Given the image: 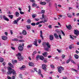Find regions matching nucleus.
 <instances>
[{"label":"nucleus","mask_w":79,"mask_h":79,"mask_svg":"<svg viewBox=\"0 0 79 79\" xmlns=\"http://www.w3.org/2000/svg\"><path fill=\"white\" fill-rule=\"evenodd\" d=\"M64 67H62L61 66L57 67V71L59 73H62V71H64Z\"/></svg>","instance_id":"1"},{"label":"nucleus","mask_w":79,"mask_h":79,"mask_svg":"<svg viewBox=\"0 0 79 79\" xmlns=\"http://www.w3.org/2000/svg\"><path fill=\"white\" fill-rule=\"evenodd\" d=\"M42 68L43 69H44V71L47 70V66L45 64H43L42 65Z\"/></svg>","instance_id":"2"},{"label":"nucleus","mask_w":79,"mask_h":79,"mask_svg":"<svg viewBox=\"0 0 79 79\" xmlns=\"http://www.w3.org/2000/svg\"><path fill=\"white\" fill-rule=\"evenodd\" d=\"M74 34L75 35H76L77 36H78V35H79V31L77 30H75L74 31Z\"/></svg>","instance_id":"3"},{"label":"nucleus","mask_w":79,"mask_h":79,"mask_svg":"<svg viewBox=\"0 0 79 79\" xmlns=\"http://www.w3.org/2000/svg\"><path fill=\"white\" fill-rule=\"evenodd\" d=\"M12 73L13 75H14V76H16L17 75L16 72V71L13 69L12 70Z\"/></svg>","instance_id":"4"},{"label":"nucleus","mask_w":79,"mask_h":79,"mask_svg":"<svg viewBox=\"0 0 79 79\" xmlns=\"http://www.w3.org/2000/svg\"><path fill=\"white\" fill-rule=\"evenodd\" d=\"M3 18L4 19H5V21H10L9 19L6 18L5 15H3Z\"/></svg>","instance_id":"5"},{"label":"nucleus","mask_w":79,"mask_h":79,"mask_svg":"<svg viewBox=\"0 0 79 79\" xmlns=\"http://www.w3.org/2000/svg\"><path fill=\"white\" fill-rule=\"evenodd\" d=\"M18 48L20 52H21V51H23V48L22 47V45L19 46L18 47Z\"/></svg>","instance_id":"6"},{"label":"nucleus","mask_w":79,"mask_h":79,"mask_svg":"<svg viewBox=\"0 0 79 79\" xmlns=\"http://www.w3.org/2000/svg\"><path fill=\"white\" fill-rule=\"evenodd\" d=\"M12 73V70H8L7 74H8V75H10Z\"/></svg>","instance_id":"7"},{"label":"nucleus","mask_w":79,"mask_h":79,"mask_svg":"<svg viewBox=\"0 0 79 79\" xmlns=\"http://www.w3.org/2000/svg\"><path fill=\"white\" fill-rule=\"evenodd\" d=\"M2 39L3 40H7L8 39V38L7 37L5 36H2Z\"/></svg>","instance_id":"8"},{"label":"nucleus","mask_w":79,"mask_h":79,"mask_svg":"<svg viewBox=\"0 0 79 79\" xmlns=\"http://www.w3.org/2000/svg\"><path fill=\"white\" fill-rule=\"evenodd\" d=\"M49 39L50 40H53L54 39L53 35H49Z\"/></svg>","instance_id":"9"},{"label":"nucleus","mask_w":79,"mask_h":79,"mask_svg":"<svg viewBox=\"0 0 79 79\" xmlns=\"http://www.w3.org/2000/svg\"><path fill=\"white\" fill-rule=\"evenodd\" d=\"M66 27L67 29H69V30H71V29H72V27L71 26V25H69L68 26L67 25H66Z\"/></svg>","instance_id":"10"},{"label":"nucleus","mask_w":79,"mask_h":79,"mask_svg":"<svg viewBox=\"0 0 79 79\" xmlns=\"http://www.w3.org/2000/svg\"><path fill=\"white\" fill-rule=\"evenodd\" d=\"M17 58L20 61H22V60H23L24 59V58L22 57H17Z\"/></svg>","instance_id":"11"},{"label":"nucleus","mask_w":79,"mask_h":79,"mask_svg":"<svg viewBox=\"0 0 79 79\" xmlns=\"http://www.w3.org/2000/svg\"><path fill=\"white\" fill-rule=\"evenodd\" d=\"M28 65L30 66H33L34 65V64L33 62H30L28 63Z\"/></svg>","instance_id":"12"},{"label":"nucleus","mask_w":79,"mask_h":79,"mask_svg":"<svg viewBox=\"0 0 79 79\" xmlns=\"http://www.w3.org/2000/svg\"><path fill=\"white\" fill-rule=\"evenodd\" d=\"M8 65H9V66H10V67H11V68H14V66H13V65L10 62H9L8 63Z\"/></svg>","instance_id":"13"},{"label":"nucleus","mask_w":79,"mask_h":79,"mask_svg":"<svg viewBox=\"0 0 79 79\" xmlns=\"http://www.w3.org/2000/svg\"><path fill=\"white\" fill-rule=\"evenodd\" d=\"M22 34L23 35H27V32H26V31L25 30H24L22 32Z\"/></svg>","instance_id":"14"},{"label":"nucleus","mask_w":79,"mask_h":79,"mask_svg":"<svg viewBox=\"0 0 79 79\" xmlns=\"http://www.w3.org/2000/svg\"><path fill=\"white\" fill-rule=\"evenodd\" d=\"M71 60V57H70L69 59L67 60L66 62V63H67V64L69 63Z\"/></svg>","instance_id":"15"},{"label":"nucleus","mask_w":79,"mask_h":79,"mask_svg":"<svg viewBox=\"0 0 79 79\" xmlns=\"http://www.w3.org/2000/svg\"><path fill=\"white\" fill-rule=\"evenodd\" d=\"M40 37L42 38V40H43L44 39V37H43V35H42V31H40Z\"/></svg>","instance_id":"16"},{"label":"nucleus","mask_w":79,"mask_h":79,"mask_svg":"<svg viewBox=\"0 0 79 79\" xmlns=\"http://www.w3.org/2000/svg\"><path fill=\"white\" fill-rule=\"evenodd\" d=\"M49 48H50L48 47H44V50H45V51H46V52H48L49 51Z\"/></svg>","instance_id":"17"},{"label":"nucleus","mask_w":79,"mask_h":79,"mask_svg":"<svg viewBox=\"0 0 79 79\" xmlns=\"http://www.w3.org/2000/svg\"><path fill=\"white\" fill-rule=\"evenodd\" d=\"M46 45H47V47L48 48H50L51 47V45H50L49 44V43L48 42L46 43Z\"/></svg>","instance_id":"18"},{"label":"nucleus","mask_w":79,"mask_h":79,"mask_svg":"<svg viewBox=\"0 0 79 79\" xmlns=\"http://www.w3.org/2000/svg\"><path fill=\"white\" fill-rule=\"evenodd\" d=\"M24 68H26V66L23 65L21 67L19 68V69L20 70H23V69H24Z\"/></svg>","instance_id":"19"},{"label":"nucleus","mask_w":79,"mask_h":79,"mask_svg":"<svg viewBox=\"0 0 79 79\" xmlns=\"http://www.w3.org/2000/svg\"><path fill=\"white\" fill-rule=\"evenodd\" d=\"M40 59L41 60H42V61H43V60H44V57L43 56H40Z\"/></svg>","instance_id":"20"},{"label":"nucleus","mask_w":79,"mask_h":79,"mask_svg":"<svg viewBox=\"0 0 79 79\" xmlns=\"http://www.w3.org/2000/svg\"><path fill=\"white\" fill-rule=\"evenodd\" d=\"M47 52H44V53H43V55L44 56V57H47Z\"/></svg>","instance_id":"21"},{"label":"nucleus","mask_w":79,"mask_h":79,"mask_svg":"<svg viewBox=\"0 0 79 79\" xmlns=\"http://www.w3.org/2000/svg\"><path fill=\"white\" fill-rule=\"evenodd\" d=\"M40 3L41 4V5H46V2H42L41 1Z\"/></svg>","instance_id":"22"},{"label":"nucleus","mask_w":79,"mask_h":79,"mask_svg":"<svg viewBox=\"0 0 79 79\" xmlns=\"http://www.w3.org/2000/svg\"><path fill=\"white\" fill-rule=\"evenodd\" d=\"M54 35L56 39H58V36L56 34L54 33Z\"/></svg>","instance_id":"23"},{"label":"nucleus","mask_w":79,"mask_h":79,"mask_svg":"<svg viewBox=\"0 0 79 79\" xmlns=\"http://www.w3.org/2000/svg\"><path fill=\"white\" fill-rule=\"evenodd\" d=\"M33 44L36 46V47H37L38 46V44H37V41H35L34 42Z\"/></svg>","instance_id":"24"},{"label":"nucleus","mask_w":79,"mask_h":79,"mask_svg":"<svg viewBox=\"0 0 79 79\" xmlns=\"http://www.w3.org/2000/svg\"><path fill=\"white\" fill-rule=\"evenodd\" d=\"M4 61V59L2 57H0V63H2Z\"/></svg>","instance_id":"25"},{"label":"nucleus","mask_w":79,"mask_h":79,"mask_svg":"<svg viewBox=\"0 0 79 79\" xmlns=\"http://www.w3.org/2000/svg\"><path fill=\"white\" fill-rule=\"evenodd\" d=\"M74 56H75V59H78V58H79V56H78V55H77L76 54H75L74 55Z\"/></svg>","instance_id":"26"},{"label":"nucleus","mask_w":79,"mask_h":79,"mask_svg":"<svg viewBox=\"0 0 79 79\" xmlns=\"http://www.w3.org/2000/svg\"><path fill=\"white\" fill-rule=\"evenodd\" d=\"M46 45V42H44L43 43V46L44 47H47V45Z\"/></svg>","instance_id":"27"},{"label":"nucleus","mask_w":79,"mask_h":79,"mask_svg":"<svg viewBox=\"0 0 79 79\" xmlns=\"http://www.w3.org/2000/svg\"><path fill=\"white\" fill-rule=\"evenodd\" d=\"M43 61L44 62V63H47L48 62V59L47 58L44 59Z\"/></svg>","instance_id":"28"},{"label":"nucleus","mask_w":79,"mask_h":79,"mask_svg":"<svg viewBox=\"0 0 79 79\" xmlns=\"http://www.w3.org/2000/svg\"><path fill=\"white\" fill-rule=\"evenodd\" d=\"M15 15L16 16H19V13L18 12H15Z\"/></svg>","instance_id":"29"},{"label":"nucleus","mask_w":79,"mask_h":79,"mask_svg":"<svg viewBox=\"0 0 79 79\" xmlns=\"http://www.w3.org/2000/svg\"><path fill=\"white\" fill-rule=\"evenodd\" d=\"M18 22L17 21V20H15L13 22V23L15 24H17Z\"/></svg>","instance_id":"30"},{"label":"nucleus","mask_w":79,"mask_h":79,"mask_svg":"<svg viewBox=\"0 0 79 79\" xmlns=\"http://www.w3.org/2000/svg\"><path fill=\"white\" fill-rule=\"evenodd\" d=\"M16 56H21V53H18V54H16Z\"/></svg>","instance_id":"31"},{"label":"nucleus","mask_w":79,"mask_h":79,"mask_svg":"<svg viewBox=\"0 0 79 79\" xmlns=\"http://www.w3.org/2000/svg\"><path fill=\"white\" fill-rule=\"evenodd\" d=\"M26 27L28 29H31V26L30 25H27Z\"/></svg>","instance_id":"32"},{"label":"nucleus","mask_w":79,"mask_h":79,"mask_svg":"<svg viewBox=\"0 0 79 79\" xmlns=\"http://www.w3.org/2000/svg\"><path fill=\"white\" fill-rule=\"evenodd\" d=\"M8 16L10 19H13V15H9Z\"/></svg>","instance_id":"33"},{"label":"nucleus","mask_w":79,"mask_h":79,"mask_svg":"<svg viewBox=\"0 0 79 79\" xmlns=\"http://www.w3.org/2000/svg\"><path fill=\"white\" fill-rule=\"evenodd\" d=\"M40 56H39V55H38L36 57V59L37 60H38V59H39V58H40Z\"/></svg>","instance_id":"34"},{"label":"nucleus","mask_w":79,"mask_h":79,"mask_svg":"<svg viewBox=\"0 0 79 79\" xmlns=\"http://www.w3.org/2000/svg\"><path fill=\"white\" fill-rule=\"evenodd\" d=\"M67 16L69 18H71L72 17V15L69 14H67Z\"/></svg>","instance_id":"35"},{"label":"nucleus","mask_w":79,"mask_h":79,"mask_svg":"<svg viewBox=\"0 0 79 79\" xmlns=\"http://www.w3.org/2000/svg\"><path fill=\"white\" fill-rule=\"evenodd\" d=\"M37 6V4H36L33 3L32 4V6L33 7L34 6H35V7Z\"/></svg>","instance_id":"36"},{"label":"nucleus","mask_w":79,"mask_h":79,"mask_svg":"<svg viewBox=\"0 0 79 79\" xmlns=\"http://www.w3.org/2000/svg\"><path fill=\"white\" fill-rule=\"evenodd\" d=\"M50 66L51 68H52V69H54V68H55V66H54L53 64H51Z\"/></svg>","instance_id":"37"},{"label":"nucleus","mask_w":79,"mask_h":79,"mask_svg":"<svg viewBox=\"0 0 79 79\" xmlns=\"http://www.w3.org/2000/svg\"><path fill=\"white\" fill-rule=\"evenodd\" d=\"M36 53H37V51H35L33 52L32 55L33 56H34V55H35Z\"/></svg>","instance_id":"38"},{"label":"nucleus","mask_w":79,"mask_h":79,"mask_svg":"<svg viewBox=\"0 0 79 79\" xmlns=\"http://www.w3.org/2000/svg\"><path fill=\"white\" fill-rule=\"evenodd\" d=\"M19 77L20 79H22L23 78V75L22 74H19Z\"/></svg>","instance_id":"39"},{"label":"nucleus","mask_w":79,"mask_h":79,"mask_svg":"<svg viewBox=\"0 0 79 79\" xmlns=\"http://www.w3.org/2000/svg\"><path fill=\"white\" fill-rule=\"evenodd\" d=\"M41 13H42V14L45 13V10H42L41 11Z\"/></svg>","instance_id":"40"},{"label":"nucleus","mask_w":79,"mask_h":79,"mask_svg":"<svg viewBox=\"0 0 79 79\" xmlns=\"http://www.w3.org/2000/svg\"><path fill=\"white\" fill-rule=\"evenodd\" d=\"M21 19V17H19L16 20L17 22H18V21H19Z\"/></svg>","instance_id":"41"},{"label":"nucleus","mask_w":79,"mask_h":79,"mask_svg":"<svg viewBox=\"0 0 79 79\" xmlns=\"http://www.w3.org/2000/svg\"><path fill=\"white\" fill-rule=\"evenodd\" d=\"M62 59H64V58H65V55L63 54L62 55Z\"/></svg>","instance_id":"42"},{"label":"nucleus","mask_w":79,"mask_h":79,"mask_svg":"<svg viewBox=\"0 0 79 79\" xmlns=\"http://www.w3.org/2000/svg\"><path fill=\"white\" fill-rule=\"evenodd\" d=\"M31 25L32 26H35V25H36L35 23H32L31 24Z\"/></svg>","instance_id":"43"},{"label":"nucleus","mask_w":79,"mask_h":79,"mask_svg":"<svg viewBox=\"0 0 79 79\" xmlns=\"http://www.w3.org/2000/svg\"><path fill=\"white\" fill-rule=\"evenodd\" d=\"M13 69H12V68H11V67H8V70H13Z\"/></svg>","instance_id":"44"},{"label":"nucleus","mask_w":79,"mask_h":79,"mask_svg":"<svg viewBox=\"0 0 79 79\" xmlns=\"http://www.w3.org/2000/svg\"><path fill=\"white\" fill-rule=\"evenodd\" d=\"M35 14H33L32 15V17L33 18H35Z\"/></svg>","instance_id":"45"},{"label":"nucleus","mask_w":79,"mask_h":79,"mask_svg":"<svg viewBox=\"0 0 79 79\" xmlns=\"http://www.w3.org/2000/svg\"><path fill=\"white\" fill-rule=\"evenodd\" d=\"M38 74H39V75H40V74H41V71L40 70H39V72L38 73Z\"/></svg>","instance_id":"46"},{"label":"nucleus","mask_w":79,"mask_h":79,"mask_svg":"<svg viewBox=\"0 0 79 79\" xmlns=\"http://www.w3.org/2000/svg\"><path fill=\"white\" fill-rule=\"evenodd\" d=\"M20 13L21 14V15H23L24 14V12H23L21 11H20Z\"/></svg>","instance_id":"47"},{"label":"nucleus","mask_w":79,"mask_h":79,"mask_svg":"<svg viewBox=\"0 0 79 79\" xmlns=\"http://www.w3.org/2000/svg\"><path fill=\"white\" fill-rule=\"evenodd\" d=\"M31 20L30 19H28L27 20V23H31Z\"/></svg>","instance_id":"48"},{"label":"nucleus","mask_w":79,"mask_h":79,"mask_svg":"<svg viewBox=\"0 0 79 79\" xmlns=\"http://www.w3.org/2000/svg\"><path fill=\"white\" fill-rule=\"evenodd\" d=\"M11 49L12 50H15V48H14V47H11Z\"/></svg>","instance_id":"49"},{"label":"nucleus","mask_w":79,"mask_h":79,"mask_svg":"<svg viewBox=\"0 0 79 79\" xmlns=\"http://www.w3.org/2000/svg\"><path fill=\"white\" fill-rule=\"evenodd\" d=\"M72 48H74V47L71 46V45H70L69 46V48L70 49V50L72 49Z\"/></svg>","instance_id":"50"},{"label":"nucleus","mask_w":79,"mask_h":79,"mask_svg":"<svg viewBox=\"0 0 79 79\" xmlns=\"http://www.w3.org/2000/svg\"><path fill=\"white\" fill-rule=\"evenodd\" d=\"M48 28L49 29H51L52 28V25H49L48 26Z\"/></svg>","instance_id":"51"},{"label":"nucleus","mask_w":79,"mask_h":79,"mask_svg":"<svg viewBox=\"0 0 79 79\" xmlns=\"http://www.w3.org/2000/svg\"><path fill=\"white\" fill-rule=\"evenodd\" d=\"M31 2H32V3H33L34 2V3H35V1L34 0H30Z\"/></svg>","instance_id":"52"},{"label":"nucleus","mask_w":79,"mask_h":79,"mask_svg":"<svg viewBox=\"0 0 79 79\" xmlns=\"http://www.w3.org/2000/svg\"><path fill=\"white\" fill-rule=\"evenodd\" d=\"M62 33V34H63L64 36H65V34H64V32L63 31H61Z\"/></svg>","instance_id":"53"},{"label":"nucleus","mask_w":79,"mask_h":79,"mask_svg":"<svg viewBox=\"0 0 79 79\" xmlns=\"http://www.w3.org/2000/svg\"><path fill=\"white\" fill-rule=\"evenodd\" d=\"M6 64V63L5 62H4L2 63V65L4 66H5V65Z\"/></svg>","instance_id":"54"},{"label":"nucleus","mask_w":79,"mask_h":79,"mask_svg":"<svg viewBox=\"0 0 79 79\" xmlns=\"http://www.w3.org/2000/svg\"><path fill=\"white\" fill-rule=\"evenodd\" d=\"M19 42H24V40H19Z\"/></svg>","instance_id":"55"},{"label":"nucleus","mask_w":79,"mask_h":79,"mask_svg":"<svg viewBox=\"0 0 79 79\" xmlns=\"http://www.w3.org/2000/svg\"><path fill=\"white\" fill-rule=\"evenodd\" d=\"M14 41H18V39H14Z\"/></svg>","instance_id":"56"},{"label":"nucleus","mask_w":79,"mask_h":79,"mask_svg":"<svg viewBox=\"0 0 79 79\" xmlns=\"http://www.w3.org/2000/svg\"><path fill=\"white\" fill-rule=\"evenodd\" d=\"M0 18L2 19H3V15H0Z\"/></svg>","instance_id":"57"},{"label":"nucleus","mask_w":79,"mask_h":79,"mask_svg":"<svg viewBox=\"0 0 79 79\" xmlns=\"http://www.w3.org/2000/svg\"><path fill=\"white\" fill-rule=\"evenodd\" d=\"M10 33L11 34V35H12L13 34V31H12V30H10Z\"/></svg>","instance_id":"58"},{"label":"nucleus","mask_w":79,"mask_h":79,"mask_svg":"<svg viewBox=\"0 0 79 79\" xmlns=\"http://www.w3.org/2000/svg\"><path fill=\"white\" fill-rule=\"evenodd\" d=\"M7 78L8 79H11V77H10L8 76H7Z\"/></svg>","instance_id":"59"},{"label":"nucleus","mask_w":79,"mask_h":79,"mask_svg":"<svg viewBox=\"0 0 79 79\" xmlns=\"http://www.w3.org/2000/svg\"><path fill=\"white\" fill-rule=\"evenodd\" d=\"M44 22H47V19H45V18L44 19Z\"/></svg>","instance_id":"60"},{"label":"nucleus","mask_w":79,"mask_h":79,"mask_svg":"<svg viewBox=\"0 0 79 79\" xmlns=\"http://www.w3.org/2000/svg\"><path fill=\"white\" fill-rule=\"evenodd\" d=\"M76 53H77V54H78V53H79V52L78 51L76 50V52H75Z\"/></svg>","instance_id":"61"},{"label":"nucleus","mask_w":79,"mask_h":79,"mask_svg":"<svg viewBox=\"0 0 79 79\" xmlns=\"http://www.w3.org/2000/svg\"><path fill=\"white\" fill-rule=\"evenodd\" d=\"M38 42L39 44H40L41 43V40H39Z\"/></svg>","instance_id":"62"},{"label":"nucleus","mask_w":79,"mask_h":79,"mask_svg":"<svg viewBox=\"0 0 79 79\" xmlns=\"http://www.w3.org/2000/svg\"><path fill=\"white\" fill-rule=\"evenodd\" d=\"M12 79H15V77L14 76H12Z\"/></svg>","instance_id":"63"},{"label":"nucleus","mask_w":79,"mask_h":79,"mask_svg":"<svg viewBox=\"0 0 79 79\" xmlns=\"http://www.w3.org/2000/svg\"><path fill=\"white\" fill-rule=\"evenodd\" d=\"M63 79H68V78L66 77H64L63 78Z\"/></svg>","instance_id":"64"}]
</instances>
